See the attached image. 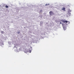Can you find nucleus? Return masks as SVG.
<instances>
[{"instance_id":"f257e3e1","label":"nucleus","mask_w":74,"mask_h":74,"mask_svg":"<svg viewBox=\"0 0 74 74\" xmlns=\"http://www.w3.org/2000/svg\"><path fill=\"white\" fill-rule=\"evenodd\" d=\"M49 13L50 15H51V16H53V15H54V13H53V12L52 11H50L49 12Z\"/></svg>"},{"instance_id":"f03ea898","label":"nucleus","mask_w":74,"mask_h":74,"mask_svg":"<svg viewBox=\"0 0 74 74\" xmlns=\"http://www.w3.org/2000/svg\"><path fill=\"white\" fill-rule=\"evenodd\" d=\"M62 21L64 23H67L68 22V21H66V20H63Z\"/></svg>"},{"instance_id":"7ed1b4c3","label":"nucleus","mask_w":74,"mask_h":74,"mask_svg":"<svg viewBox=\"0 0 74 74\" xmlns=\"http://www.w3.org/2000/svg\"><path fill=\"white\" fill-rule=\"evenodd\" d=\"M65 10H66V8H63L62 9V10H64V11H65Z\"/></svg>"},{"instance_id":"20e7f679","label":"nucleus","mask_w":74,"mask_h":74,"mask_svg":"<svg viewBox=\"0 0 74 74\" xmlns=\"http://www.w3.org/2000/svg\"><path fill=\"white\" fill-rule=\"evenodd\" d=\"M68 14L69 15V16H70V15H71V13H69V12H68Z\"/></svg>"},{"instance_id":"39448f33","label":"nucleus","mask_w":74,"mask_h":74,"mask_svg":"<svg viewBox=\"0 0 74 74\" xmlns=\"http://www.w3.org/2000/svg\"><path fill=\"white\" fill-rule=\"evenodd\" d=\"M71 10H68V12H71Z\"/></svg>"},{"instance_id":"423d86ee","label":"nucleus","mask_w":74,"mask_h":74,"mask_svg":"<svg viewBox=\"0 0 74 74\" xmlns=\"http://www.w3.org/2000/svg\"><path fill=\"white\" fill-rule=\"evenodd\" d=\"M5 7H6V8H8V6H7V5H6L5 6Z\"/></svg>"},{"instance_id":"0eeeda50","label":"nucleus","mask_w":74,"mask_h":74,"mask_svg":"<svg viewBox=\"0 0 74 74\" xmlns=\"http://www.w3.org/2000/svg\"><path fill=\"white\" fill-rule=\"evenodd\" d=\"M1 33H4V32L3 31H1Z\"/></svg>"},{"instance_id":"6e6552de","label":"nucleus","mask_w":74,"mask_h":74,"mask_svg":"<svg viewBox=\"0 0 74 74\" xmlns=\"http://www.w3.org/2000/svg\"><path fill=\"white\" fill-rule=\"evenodd\" d=\"M29 52L30 53V52H32V50H29Z\"/></svg>"},{"instance_id":"1a4fd4ad","label":"nucleus","mask_w":74,"mask_h":74,"mask_svg":"<svg viewBox=\"0 0 74 74\" xmlns=\"http://www.w3.org/2000/svg\"><path fill=\"white\" fill-rule=\"evenodd\" d=\"M63 29H64V30H66V29H65V28L63 27Z\"/></svg>"},{"instance_id":"9d476101","label":"nucleus","mask_w":74,"mask_h":74,"mask_svg":"<svg viewBox=\"0 0 74 74\" xmlns=\"http://www.w3.org/2000/svg\"><path fill=\"white\" fill-rule=\"evenodd\" d=\"M20 33V32H18V34H19Z\"/></svg>"},{"instance_id":"9b49d317","label":"nucleus","mask_w":74,"mask_h":74,"mask_svg":"<svg viewBox=\"0 0 74 74\" xmlns=\"http://www.w3.org/2000/svg\"><path fill=\"white\" fill-rule=\"evenodd\" d=\"M62 22H60V24H62Z\"/></svg>"},{"instance_id":"f8f14e48","label":"nucleus","mask_w":74,"mask_h":74,"mask_svg":"<svg viewBox=\"0 0 74 74\" xmlns=\"http://www.w3.org/2000/svg\"><path fill=\"white\" fill-rule=\"evenodd\" d=\"M48 5V4H46V5Z\"/></svg>"}]
</instances>
